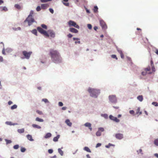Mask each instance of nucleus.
<instances>
[{
  "label": "nucleus",
  "instance_id": "nucleus-60",
  "mask_svg": "<svg viewBox=\"0 0 158 158\" xmlns=\"http://www.w3.org/2000/svg\"><path fill=\"white\" fill-rule=\"evenodd\" d=\"M13 103V102L11 101H9L8 102V104L9 105H10L11 104H12Z\"/></svg>",
  "mask_w": 158,
  "mask_h": 158
},
{
  "label": "nucleus",
  "instance_id": "nucleus-61",
  "mask_svg": "<svg viewBox=\"0 0 158 158\" xmlns=\"http://www.w3.org/2000/svg\"><path fill=\"white\" fill-rule=\"evenodd\" d=\"M151 66H153V62L152 61V60H151Z\"/></svg>",
  "mask_w": 158,
  "mask_h": 158
},
{
  "label": "nucleus",
  "instance_id": "nucleus-8",
  "mask_svg": "<svg viewBox=\"0 0 158 158\" xmlns=\"http://www.w3.org/2000/svg\"><path fill=\"white\" fill-rule=\"evenodd\" d=\"M115 137L117 139H121L123 138V135L121 133H117L115 135Z\"/></svg>",
  "mask_w": 158,
  "mask_h": 158
},
{
  "label": "nucleus",
  "instance_id": "nucleus-31",
  "mask_svg": "<svg viewBox=\"0 0 158 158\" xmlns=\"http://www.w3.org/2000/svg\"><path fill=\"white\" fill-rule=\"evenodd\" d=\"M140 108H138L137 109V110H136V114H138L139 113V114H142V112H140Z\"/></svg>",
  "mask_w": 158,
  "mask_h": 158
},
{
  "label": "nucleus",
  "instance_id": "nucleus-13",
  "mask_svg": "<svg viewBox=\"0 0 158 158\" xmlns=\"http://www.w3.org/2000/svg\"><path fill=\"white\" fill-rule=\"evenodd\" d=\"M69 30L70 31L73 32V33H77L78 31V30L77 29L72 27L70 28Z\"/></svg>",
  "mask_w": 158,
  "mask_h": 158
},
{
  "label": "nucleus",
  "instance_id": "nucleus-5",
  "mask_svg": "<svg viewBox=\"0 0 158 158\" xmlns=\"http://www.w3.org/2000/svg\"><path fill=\"white\" fill-rule=\"evenodd\" d=\"M37 29L38 31L41 33L42 34L44 35L47 37H49V35L48 34L47 32L44 30L42 28L40 27H37Z\"/></svg>",
  "mask_w": 158,
  "mask_h": 158
},
{
  "label": "nucleus",
  "instance_id": "nucleus-4",
  "mask_svg": "<svg viewBox=\"0 0 158 158\" xmlns=\"http://www.w3.org/2000/svg\"><path fill=\"white\" fill-rule=\"evenodd\" d=\"M68 25L69 27H73L77 29H79V26L76 24V23L72 20H70L68 22Z\"/></svg>",
  "mask_w": 158,
  "mask_h": 158
},
{
  "label": "nucleus",
  "instance_id": "nucleus-3",
  "mask_svg": "<svg viewBox=\"0 0 158 158\" xmlns=\"http://www.w3.org/2000/svg\"><path fill=\"white\" fill-rule=\"evenodd\" d=\"M32 53V52H28L26 51H23L22 52V54L25 57V58L28 59L30 57Z\"/></svg>",
  "mask_w": 158,
  "mask_h": 158
},
{
  "label": "nucleus",
  "instance_id": "nucleus-35",
  "mask_svg": "<svg viewBox=\"0 0 158 158\" xmlns=\"http://www.w3.org/2000/svg\"><path fill=\"white\" fill-rule=\"evenodd\" d=\"M36 112L38 114L40 115H42L43 114V112L42 111H40L39 110H36Z\"/></svg>",
  "mask_w": 158,
  "mask_h": 158
},
{
  "label": "nucleus",
  "instance_id": "nucleus-37",
  "mask_svg": "<svg viewBox=\"0 0 158 158\" xmlns=\"http://www.w3.org/2000/svg\"><path fill=\"white\" fill-rule=\"evenodd\" d=\"M17 108V105H15V104H14L11 107V109L12 110H13L14 109H15Z\"/></svg>",
  "mask_w": 158,
  "mask_h": 158
},
{
  "label": "nucleus",
  "instance_id": "nucleus-18",
  "mask_svg": "<svg viewBox=\"0 0 158 158\" xmlns=\"http://www.w3.org/2000/svg\"><path fill=\"white\" fill-rule=\"evenodd\" d=\"M117 51L120 54L121 57L123 59L124 58V55L123 54V53L122 50L120 49H118Z\"/></svg>",
  "mask_w": 158,
  "mask_h": 158
},
{
  "label": "nucleus",
  "instance_id": "nucleus-38",
  "mask_svg": "<svg viewBox=\"0 0 158 158\" xmlns=\"http://www.w3.org/2000/svg\"><path fill=\"white\" fill-rule=\"evenodd\" d=\"M152 104L156 106H158V103L156 102H153L152 103Z\"/></svg>",
  "mask_w": 158,
  "mask_h": 158
},
{
  "label": "nucleus",
  "instance_id": "nucleus-55",
  "mask_svg": "<svg viewBox=\"0 0 158 158\" xmlns=\"http://www.w3.org/2000/svg\"><path fill=\"white\" fill-rule=\"evenodd\" d=\"M48 152L50 154L52 153V152H53L52 149H49L48 150Z\"/></svg>",
  "mask_w": 158,
  "mask_h": 158
},
{
  "label": "nucleus",
  "instance_id": "nucleus-17",
  "mask_svg": "<svg viewBox=\"0 0 158 158\" xmlns=\"http://www.w3.org/2000/svg\"><path fill=\"white\" fill-rule=\"evenodd\" d=\"M65 123L67 124V125L69 126H72V123L71 122L69 119H67L65 121Z\"/></svg>",
  "mask_w": 158,
  "mask_h": 158
},
{
  "label": "nucleus",
  "instance_id": "nucleus-34",
  "mask_svg": "<svg viewBox=\"0 0 158 158\" xmlns=\"http://www.w3.org/2000/svg\"><path fill=\"white\" fill-rule=\"evenodd\" d=\"M58 151L61 155L62 156L63 155V152L60 149H58Z\"/></svg>",
  "mask_w": 158,
  "mask_h": 158
},
{
  "label": "nucleus",
  "instance_id": "nucleus-43",
  "mask_svg": "<svg viewBox=\"0 0 158 158\" xmlns=\"http://www.w3.org/2000/svg\"><path fill=\"white\" fill-rule=\"evenodd\" d=\"M112 145V144L109 143L108 145H106V147L107 148H109Z\"/></svg>",
  "mask_w": 158,
  "mask_h": 158
},
{
  "label": "nucleus",
  "instance_id": "nucleus-45",
  "mask_svg": "<svg viewBox=\"0 0 158 158\" xmlns=\"http://www.w3.org/2000/svg\"><path fill=\"white\" fill-rule=\"evenodd\" d=\"M26 151V149L22 147L21 149V151L22 152H24Z\"/></svg>",
  "mask_w": 158,
  "mask_h": 158
},
{
  "label": "nucleus",
  "instance_id": "nucleus-56",
  "mask_svg": "<svg viewBox=\"0 0 158 158\" xmlns=\"http://www.w3.org/2000/svg\"><path fill=\"white\" fill-rule=\"evenodd\" d=\"M6 141L7 143H11V141L10 140H6Z\"/></svg>",
  "mask_w": 158,
  "mask_h": 158
},
{
  "label": "nucleus",
  "instance_id": "nucleus-40",
  "mask_svg": "<svg viewBox=\"0 0 158 158\" xmlns=\"http://www.w3.org/2000/svg\"><path fill=\"white\" fill-rule=\"evenodd\" d=\"M154 143L156 146H158V140L156 139L154 141Z\"/></svg>",
  "mask_w": 158,
  "mask_h": 158
},
{
  "label": "nucleus",
  "instance_id": "nucleus-15",
  "mask_svg": "<svg viewBox=\"0 0 158 158\" xmlns=\"http://www.w3.org/2000/svg\"><path fill=\"white\" fill-rule=\"evenodd\" d=\"M26 137L28 140L31 141H33L34 140V139H32L31 135H27L26 136Z\"/></svg>",
  "mask_w": 158,
  "mask_h": 158
},
{
  "label": "nucleus",
  "instance_id": "nucleus-30",
  "mask_svg": "<svg viewBox=\"0 0 158 158\" xmlns=\"http://www.w3.org/2000/svg\"><path fill=\"white\" fill-rule=\"evenodd\" d=\"M15 7L18 9H19V10L21 8V6L19 5V4H15Z\"/></svg>",
  "mask_w": 158,
  "mask_h": 158
},
{
  "label": "nucleus",
  "instance_id": "nucleus-54",
  "mask_svg": "<svg viewBox=\"0 0 158 158\" xmlns=\"http://www.w3.org/2000/svg\"><path fill=\"white\" fill-rule=\"evenodd\" d=\"M67 36L69 38H71L73 37V35L70 34V33H69L68 35Z\"/></svg>",
  "mask_w": 158,
  "mask_h": 158
},
{
  "label": "nucleus",
  "instance_id": "nucleus-39",
  "mask_svg": "<svg viewBox=\"0 0 158 158\" xmlns=\"http://www.w3.org/2000/svg\"><path fill=\"white\" fill-rule=\"evenodd\" d=\"M98 130L100 132H103L104 131V129L102 127H100L98 128Z\"/></svg>",
  "mask_w": 158,
  "mask_h": 158
},
{
  "label": "nucleus",
  "instance_id": "nucleus-21",
  "mask_svg": "<svg viewBox=\"0 0 158 158\" xmlns=\"http://www.w3.org/2000/svg\"><path fill=\"white\" fill-rule=\"evenodd\" d=\"M6 124L10 125V126H12V125H13V126H14V125H17L18 124L17 123H12L11 122L9 121H7L6 122Z\"/></svg>",
  "mask_w": 158,
  "mask_h": 158
},
{
  "label": "nucleus",
  "instance_id": "nucleus-7",
  "mask_svg": "<svg viewBox=\"0 0 158 158\" xmlns=\"http://www.w3.org/2000/svg\"><path fill=\"white\" fill-rule=\"evenodd\" d=\"M100 25L102 27V29H106L107 28V26L106 23L103 20H100Z\"/></svg>",
  "mask_w": 158,
  "mask_h": 158
},
{
  "label": "nucleus",
  "instance_id": "nucleus-26",
  "mask_svg": "<svg viewBox=\"0 0 158 158\" xmlns=\"http://www.w3.org/2000/svg\"><path fill=\"white\" fill-rule=\"evenodd\" d=\"M84 150L88 152H91V151L89 149V148H88V147H85L84 148Z\"/></svg>",
  "mask_w": 158,
  "mask_h": 158
},
{
  "label": "nucleus",
  "instance_id": "nucleus-53",
  "mask_svg": "<svg viewBox=\"0 0 158 158\" xmlns=\"http://www.w3.org/2000/svg\"><path fill=\"white\" fill-rule=\"evenodd\" d=\"M152 71L155 72L156 71V69H155V68L154 66V65L152 66Z\"/></svg>",
  "mask_w": 158,
  "mask_h": 158
},
{
  "label": "nucleus",
  "instance_id": "nucleus-48",
  "mask_svg": "<svg viewBox=\"0 0 158 158\" xmlns=\"http://www.w3.org/2000/svg\"><path fill=\"white\" fill-rule=\"evenodd\" d=\"M42 101L45 103L48 102H49L48 99L46 98L43 99Z\"/></svg>",
  "mask_w": 158,
  "mask_h": 158
},
{
  "label": "nucleus",
  "instance_id": "nucleus-59",
  "mask_svg": "<svg viewBox=\"0 0 158 158\" xmlns=\"http://www.w3.org/2000/svg\"><path fill=\"white\" fill-rule=\"evenodd\" d=\"M3 60V57L1 56H0V62H2Z\"/></svg>",
  "mask_w": 158,
  "mask_h": 158
},
{
  "label": "nucleus",
  "instance_id": "nucleus-22",
  "mask_svg": "<svg viewBox=\"0 0 158 158\" xmlns=\"http://www.w3.org/2000/svg\"><path fill=\"white\" fill-rule=\"evenodd\" d=\"M32 127L34 128H37L39 129H40L41 128L40 126H39V125H37L34 124L32 125Z\"/></svg>",
  "mask_w": 158,
  "mask_h": 158
},
{
  "label": "nucleus",
  "instance_id": "nucleus-16",
  "mask_svg": "<svg viewBox=\"0 0 158 158\" xmlns=\"http://www.w3.org/2000/svg\"><path fill=\"white\" fill-rule=\"evenodd\" d=\"M68 0H63L62 1V3H63V4L66 6H69V2H68Z\"/></svg>",
  "mask_w": 158,
  "mask_h": 158
},
{
  "label": "nucleus",
  "instance_id": "nucleus-33",
  "mask_svg": "<svg viewBox=\"0 0 158 158\" xmlns=\"http://www.w3.org/2000/svg\"><path fill=\"white\" fill-rule=\"evenodd\" d=\"M144 70L147 72V71H150L151 70V68L150 66H148L147 68H145Z\"/></svg>",
  "mask_w": 158,
  "mask_h": 158
},
{
  "label": "nucleus",
  "instance_id": "nucleus-6",
  "mask_svg": "<svg viewBox=\"0 0 158 158\" xmlns=\"http://www.w3.org/2000/svg\"><path fill=\"white\" fill-rule=\"evenodd\" d=\"M109 99L111 102L112 103H116L117 99L115 95H111L109 96Z\"/></svg>",
  "mask_w": 158,
  "mask_h": 158
},
{
  "label": "nucleus",
  "instance_id": "nucleus-2",
  "mask_svg": "<svg viewBox=\"0 0 158 158\" xmlns=\"http://www.w3.org/2000/svg\"><path fill=\"white\" fill-rule=\"evenodd\" d=\"M88 91L90 94L91 96L94 98H97L98 95L100 93V90L99 89H92L89 88L88 90Z\"/></svg>",
  "mask_w": 158,
  "mask_h": 158
},
{
  "label": "nucleus",
  "instance_id": "nucleus-63",
  "mask_svg": "<svg viewBox=\"0 0 158 158\" xmlns=\"http://www.w3.org/2000/svg\"><path fill=\"white\" fill-rule=\"evenodd\" d=\"M66 108H67L66 107H62V109L63 110H65L66 109Z\"/></svg>",
  "mask_w": 158,
  "mask_h": 158
},
{
  "label": "nucleus",
  "instance_id": "nucleus-29",
  "mask_svg": "<svg viewBox=\"0 0 158 158\" xmlns=\"http://www.w3.org/2000/svg\"><path fill=\"white\" fill-rule=\"evenodd\" d=\"M18 132L20 133H23L24 131V128H22L21 129H19L18 130Z\"/></svg>",
  "mask_w": 158,
  "mask_h": 158
},
{
  "label": "nucleus",
  "instance_id": "nucleus-11",
  "mask_svg": "<svg viewBox=\"0 0 158 158\" xmlns=\"http://www.w3.org/2000/svg\"><path fill=\"white\" fill-rule=\"evenodd\" d=\"M109 118L110 119L116 122H118L120 121L119 119H118L116 117H113V116L111 115H110L109 116Z\"/></svg>",
  "mask_w": 158,
  "mask_h": 158
},
{
  "label": "nucleus",
  "instance_id": "nucleus-44",
  "mask_svg": "<svg viewBox=\"0 0 158 158\" xmlns=\"http://www.w3.org/2000/svg\"><path fill=\"white\" fill-rule=\"evenodd\" d=\"M87 27L89 29H91L92 28V26L90 24H88L87 25Z\"/></svg>",
  "mask_w": 158,
  "mask_h": 158
},
{
  "label": "nucleus",
  "instance_id": "nucleus-19",
  "mask_svg": "<svg viewBox=\"0 0 158 158\" xmlns=\"http://www.w3.org/2000/svg\"><path fill=\"white\" fill-rule=\"evenodd\" d=\"M52 136V134L50 133H47L44 136V138L45 139H47L50 138Z\"/></svg>",
  "mask_w": 158,
  "mask_h": 158
},
{
  "label": "nucleus",
  "instance_id": "nucleus-9",
  "mask_svg": "<svg viewBox=\"0 0 158 158\" xmlns=\"http://www.w3.org/2000/svg\"><path fill=\"white\" fill-rule=\"evenodd\" d=\"M30 22L29 23L28 20H27V19H26L24 20V22H25L26 21H27L28 22V25L29 26H30L32 24V23H33V22H34L35 21H34V18H32V16H31V18H30Z\"/></svg>",
  "mask_w": 158,
  "mask_h": 158
},
{
  "label": "nucleus",
  "instance_id": "nucleus-1",
  "mask_svg": "<svg viewBox=\"0 0 158 158\" xmlns=\"http://www.w3.org/2000/svg\"><path fill=\"white\" fill-rule=\"evenodd\" d=\"M49 55L54 62L57 63L62 61V58L59 52L57 50L51 49L50 50Z\"/></svg>",
  "mask_w": 158,
  "mask_h": 158
},
{
  "label": "nucleus",
  "instance_id": "nucleus-14",
  "mask_svg": "<svg viewBox=\"0 0 158 158\" xmlns=\"http://www.w3.org/2000/svg\"><path fill=\"white\" fill-rule=\"evenodd\" d=\"M34 14V11L32 10H31V11H30V15H29L28 16V17H27V20H28V21H29V23H30V18H31V16H32V15Z\"/></svg>",
  "mask_w": 158,
  "mask_h": 158
},
{
  "label": "nucleus",
  "instance_id": "nucleus-24",
  "mask_svg": "<svg viewBox=\"0 0 158 158\" xmlns=\"http://www.w3.org/2000/svg\"><path fill=\"white\" fill-rule=\"evenodd\" d=\"M137 98L140 101L142 102L143 100V96L142 95H140V96H138L137 97Z\"/></svg>",
  "mask_w": 158,
  "mask_h": 158
},
{
  "label": "nucleus",
  "instance_id": "nucleus-20",
  "mask_svg": "<svg viewBox=\"0 0 158 158\" xmlns=\"http://www.w3.org/2000/svg\"><path fill=\"white\" fill-rule=\"evenodd\" d=\"M48 5L46 4H42L41 6V7L42 9H44L47 8L48 7Z\"/></svg>",
  "mask_w": 158,
  "mask_h": 158
},
{
  "label": "nucleus",
  "instance_id": "nucleus-41",
  "mask_svg": "<svg viewBox=\"0 0 158 158\" xmlns=\"http://www.w3.org/2000/svg\"><path fill=\"white\" fill-rule=\"evenodd\" d=\"M41 27L45 29H47V26L46 25H45L44 24H42L41 25Z\"/></svg>",
  "mask_w": 158,
  "mask_h": 158
},
{
  "label": "nucleus",
  "instance_id": "nucleus-47",
  "mask_svg": "<svg viewBox=\"0 0 158 158\" xmlns=\"http://www.w3.org/2000/svg\"><path fill=\"white\" fill-rule=\"evenodd\" d=\"M58 105L60 106H62L63 105V103L62 102H60L58 103Z\"/></svg>",
  "mask_w": 158,
  "mask_h": 158
},
{
  "label": "nucleus",
  "instance_id": "nucleus-25",
  "mask_svg": "<svg viewBox=\"0 0 158 158\" xmlns=\"http://www.w3.org/2000/svg\"><path fill=\"white\" fill-rule=\"evenodd\" d=\"M35 121L38 122H44V120L43 119L39 118L38 117H37L35 118Z\"/></svg>",
  "mask_w": 158,
  "mask_h": 158
},
{
  "label": "nucleus",
  "instance_id": "nucleus-51",
  "mask_svg": "<svg viewBox=\"0 0 158 158\" xmlns=\"http://www.w3.org/2000/svg\"><path fill=\"white\" fill-rule=\"evenodd\" d=\"M52 0H41L42 2H47L51 1Z\"/></svg>",
  "mask_w": 158,
  "mask_h": 158
},
{
  "label": "nucleus",
  "instance_id": "nucleus-10",
  "mask_svg": "<svg viewBox=\"0 0 158 158\" xmlns=\"http://www.w3.org/2000/svg\"><path fill=\"white\" fill-rule=\"evenodd\" d=\"M84 126L85 127H88L90 131L92 130V128L91 127L92 124L91 123L88 122L84 124Z\"/></svg>",
  "mask_w": 158,
  "mask_h": 158
},
{
  "label": "nucleus",
  "instance_id": "nucleus-50",
  "mask_svg": "<svg viewBox=\"0 0 158 158\" xmlns=\"http://www.w3.org/2000/svg\"><path fill=\"white\" fill-rule=\"evenodd\" d=\"M147 74V72L146 71H143L142 73V74L143 76H145Z\"/></svg>",
  "mask_w": 158,
  "mask_h": 158
},
{
  "label": "nucleus",
  "instance_id": "nucleus-12",
  "mask_svg": "<svg viewBox=\"0 0 158 158\" xmlns=\"http://www.w3.org/2000/svg\"><path fill=\"white\" fill-rule=\"evenodd\" d=\"M48 34L49 35V36H50L52 38H54L55 36V34L54 33L53 31L51 30H48V31L47 32Z\"/></svg>",
  "mask_w": 158,
  "mask_h": 158
},
{
  "label": "nucleus",
  "instance_id": "nucleus-28",
  "mask_svg": "<svg viewBox=\"0 0 158 158\" xmlns=\"http://www.w3.org/2000/svg\"><path fill=\"white\" fill-rule=\"evenodd\" d=\"M31 32L33 34L35 35L36 36L37 35V31L36 29H34L33 30H32L31 31Z\"/></svg>",
  "mask_w": 158,
  "mask_h": 158
},
{
  "label": "nucleus",
  "instance_id": "nucleus-58",
  "mask_svg": "<svg viewBox=\"0 0 158 158\" xmlns=\"http://www.w3.org/2000/svg\"><path fill=\"white\" fill-rule=\"evenodd\" d=\"M134 111L133 110H131L130 111V113L131 114H134Z\"/></svg>",
  "mask_w": 158,
  "mask_h": 158
},
{
  "label": "nucleus",
  "instance_id": "nucleus-32",
  "mask_svg": "<svg viewBox=\"0 0 158 158\" xmlns=\"http://www.w3.org/2000/svg\"><path fill=\"white\" fill-rule=\"evenodd\" d=\"M96 134L97 136H100L101 135V132L98 130L96 132Z\"/></svg>",
  "mask_w": 158,
  "mask_h": 158
},
{
  "label": "nucleus",
  "instance_id": "nucleus-57",
  "mask_svg": "<svg viewBox=\"0 0 158 158\" xmlns=\"http://www.w3.org/2000/svg\"><path fill=\"white\" fill-rule=\"evenodd\" d=\"M49 10L50 11V12L51 13H52V14L53 13L54 11H53V10L52 9L50 8Z\"/></svg>",
  "mask_w": 158,
  "mask_h": 158
},
{
  "label": "nucleus",
  "instance_id": "nucleus-52",
  "mask_svg": "<svg viewBox=\"0 0 158 158\" xmlns=\"http://www.w3.org/2000/svg\"><path fill=\"white\" fill-rule=\"evenodd\" d=\"M101 143H98L96 145V147L98 148V147H100V146H101Z\"/></svg>",
  "mask_w": 158,
  "mask_h": 158
},
{
  "label": "nucleus",
  "instance_id": "nucleus-46",
  "mask_svg": "<svg viewBox=\"0 0 158 158\" xmlns=\"http://www.w3.org/2000/svg\"><path fill=\"white\" fill-rule=\"evenodd\" d=\"M2 10H4V11H6L8 10V9L6 7L4 6V7H2Z\"/></svg>",
  "mask_w": 158,
  "mask_h": 158
},
{
  "label": "nucleus",
  "instance_id": "nucleus-27",
  "mask_svg": "<svg viewBox=\"0 0 158 158\" xmlns=\"http://www.w3.org/2000/svg\"><path fill=\"white\" fill-rule=\"evenodd\" d=\"M98 8L97 6L94 7L93 11L94 13H97L98 11Z\"/></svg>",
  "mask_w": 158,
  "mask_h": 158
},
{
  "label": "nucleus",
  "instance_id": "nucleus-36",
  "mask_svg": "<svg viewBox=\"0 0 158 158\" xmlns=\"http://www.w3.org/2000/svg\"><path fill=\"white\" fill-rule=\"evenodd\" d=\"M19 148V145L16 144L14 146L13 148L15 149H17Z\"/></svg>",
  "mask_w": 158,
  "mask_h": 158
},
{
  "label": "nucleus",
  "instance_id": "nucleus-62",
  "mask_svg": "<svg viewBox=\"0 0 158 158\" xmlns=\"http://www.w3.org/2000/svg\"><path fill=\"white\" fill-rule=\"evenodd\" d=\"M2 53L3 54V55H5V50H4V49H2Z\"/></svg>",
  "mask_w": 158,
  "mask_h": 158
},
{
  "label": "nucleus",
  "instance_id": "nucleus-49",
  "mask_svg": "<svg viewBox=\"0 0 158 158\" xmlns=\"http://www.w3.org/2000/svg\"><path fill=\"white\" fill-rule=\"evenodd\" d=\"M41 9V7L40 6H38L36 8V10L37 11H40Z\"/></svg>",
  "mask_w": 158,
  "mask_h": 158
},
{
  "label": "nucleus",
  "instance_id": "nucleus-23",
  "mask_svg": "<svg viewBox=\"0 0 158 158\" xmlns=\"http://www.w3.org/2000/svg\"><path fill=\"white\" fill-rule=\"evenodd\" d=\"M60 135H57L56 137H55L53 139V141L54 142H56L58 141V139L60 138Z\"/></svg>",
  "mask_w": 158,
  "mask_h": 158
},
{
  "label": "nucleus",
  "instance_id": "nucleus-42",
  "mask_svg": "<svg viewBox=\"0 0 158 158\" xmlns=\"http://www.w3.org/2000/svg\"><path fill=\"white\" fill-rule=\"evenodd\" d=\"M111 57L114 59H115L116 60L118 59V58L116 57V55H111Z\"/></svg>",
  "mask_w": 158,
  "mask_h": 158
},
{
  "label": "nucleus",
  "instance_id": "nucleus-64",
  "mask_svg": "<svg viewBox=\"0 0 158 158\" xmlns=\"http://www.w3.org/2000/svg\"><path fill=\"white\" fill-rule=\"evenodd\" d=\"M154 156L156 157L157 158H158V153H155L154 154Z\"/></svg>",
  "mask_w": 158,
  "mask_h": 158
}]
</instances>
